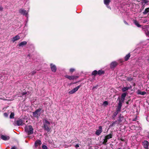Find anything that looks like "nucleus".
Wrapping results in <instances>:
<instances>
[{
	"label": "nucleus",
	"mask_w": 149,
	"mask_h": 149,
	"mask_svg": "<svg viewBox=\"0 0 149 149\" xmlns=\"http://www.w3.org/2000/svg\"><path fill=\"white\" fill-rule=\"evenodd\" d=\"M43 124L44 129L47 132L49 131L50 128L49 127V126L50 123L46 119H45L43 120Z\"/></svg>",
	"instance_id": "f257e3e1"
},
{
	"label": "nucleus",
	"mask_w": 149,
	"mask_h": 149,
	"mask_svg": "<svg viewBox=\"0 0 149 149\" xmlns=\"http://www.w3.org/2000/svg\"><path fill=\"white\" fill-rule=\"evenodd\" d=\"M25 130L28 134H31L33 133V129L31 125L26 126L25 127Z\"/></svg>",
	"instance_id": "f03ea898"
},
{
	"label": "nucleus",
	"mask_w": 149,
	"mask_h": 149,
	"mask_svg": "<svg viewBox=\"0 0 149 149\" xmlns=\"http://www.w3.org/2000/svg\"><path fill=\"white\" fill-rule=\"evenodd\" d=\"M41 109H39L36 110L33 113V115L35 117H38L40 115V111Z\"/></svg>",
	"instance_id": "7ed1b4c3"
},
{
	"label": "nucleus",
	"mask_w": 149,
	"mask_h": 149,
	"mask_svg": "<svg viewBox=\"0 0 149 149\" xmlns=\"http://www.w3.org/2000/svg\"><path fill=\"white\" fill-rule=\"evenodd\" d=\"M142 145L145 149H148L149 143L147 141H144L142 142Z\"/></svg>",
	"instance_id": "20e7f679"
},
{
	"label": "nucleus",
	"mask_w": 149,
	"mask_h": 149,
	"mask_svg": "<svg viewBox=\"0 0 149 149\" xmlns=\"http://www.w3.org/2000/svg\"><path fill=\"white\" fill-rule=\"evenodd\" d=\"M19 12L23 15H25L26 17L27 16L28 12L24 9H20L19 10Z\"/></svg>",
	"instance_id": "39448f33"
},
{
	"label": "nucleus",
	"mask_w": 149,
	"mask_h": 149,
	"mask_svg": "<svg viewBox=\"0 0 149 149\" xmlns=\"http://www.w3.org/2000/svg\"><path fill=\"white\" fill-rule=\"evenodd\" d=\"M80 86H78L76 87V88H74L71 91H70L69 92V93L70 94H72L74 93H75L77 91L79 88L80 87Z\"/></svg>",
	"instance_id": "423d86ee"
},
{
	"label": "nucleus",
	"mask_w": 149,
	"mask_h": 149,
	"mask_svg": "<svg viewBox=\"0 0 149 149\" xmlns=\"http://www.w3.org/2000/svg\"><path fill=\"white\" fill-rule=\"evenodd\" d=\"M65 77L68 78L69 80H72L76 79L78 77L77 76H69L68 75H66L65 76Z\"/></svg>",
	"instance_id": "0eeeda50"
},
{
	"label": "nucleus",
	"mask_w": 149,
	"mask_h": 149,
	"mask_svg": "<svg viewBox=\"0 0 149 149\" xmlns=\"http://www.w3.org/2000/svg\"><path fill=\"white\" fill-rule=\"evenodd\" d=\"M102 132V126H100L98 127V129L95 132V134L97 135H99Z\"/></svg>",
	"instance_id": "6e6552de"
},
{
	"label": "nucleus",
	"mask_w": 149,
	"mask_h": 149,
	"mask_svg": "<svg viewBox=\"0 0 149 149\" xmlns=\"http://www.w3.org/2000/svg\"><path fill=\"white\" fill-rule=\"evenodd\" d=\"M1 138L3 140L7 141L9 139L10 137L8 136L1 135Z\"/></svg>",
	"instance_id": "1a4fd4ad"
},
{
	"label": "nucleus",
	"mask_w": 149,
	"mask_h": 149,
	"mask_svg": "<svg viewBox=\"0 0 149 149\" xmlns=\"http://www.w3.org/2000/svg\"><path fill=\"white\" fill-rule=\"evenodd\" d=\"M123 102H122L121 101H119V102L118 104V107L117 110V111L118 112L120 111V110L122 106V104Z\"/></svg>",
	"instance_id": "9d476101"
},
{
	"label": "nucleus",
	"mask_w": 149,
	"mask_h": 149,
	"mask_svg": "<svg viewBox=\"0 0 149 149\" xmlns=\"http://www.w3.org/2000/svg\"><path fill=\"white\" fill-rule=\"evenodd\" d=\"M127 94V93H123L121 95V99L119 101H121L122 102H124L125 97Z\"/></svg>",
	"instance_id": "9b49d317"
},
{
	"label": "nucleus",
	"mask_w": 149,
	"mask_h": 149,
	"mask_svg": "<svg viewBox=\"0 0 149 149\" xmlns=\"http://www.w3.org/2000/svg\"><path fill=\"white\" fill-rule=\"evenodd\" d=\"M50 66L52 71L54 72H56V66L52 64H50Z\"/></svg>",
	"instance_id": "f8f14e48"
},
{
	"label": "nucleus",
	"mask_w": 149,
	"mask_h": 149,
	"mask_svg": "<svg viewBox=\"0 0 149 149\" xmlns=\"http://www.w3.org/2000/svg\"><path fill=\"white\" fill-rule=\"evenodd\" d=\"M24 122L22 119H19L17 120L16 122V124L17 125L20 126L22 125L23 123Z\"/></svg>",
	"instance_id": "ddd939ff"
},
{
	"label": "nucleus",
	"mask_w": 149,
	"mask_h": 149,
	"mask_svg": "<svg viewBox=\"0 0 149 149\" xmlns=\"http://www.w3.org/2000/svg\"><path fill=\"white\" fill-rule=\"evenodd\" d=\"M42 142L40 140L36 141L35 143V147L37 148L38 146H40Z\"/></svg>",
	"instance_id": "4468645a"
},
{
	"label": "nucleus",
	"mask_w": 149,
	"mask_h": 149,
	"mask_svg": "<svg viewBox=\"0 0 149 149\" xmlns=\"http://www.w3.org/2000/svg\"><path fill=\"white\" fill-rule=\"evenodd\" d=\"M20 36L18 35L16 36H15L12 39V41L13 42H15V41L19 40L20 39Z\"/></svg>",
	"instance_id": "2eb2a0df"
},
{
	"label": "nucleus",
	"mask_w": 149,
	"mask_h": 149,
	"mask_svg": "<svg viewBox=\"0 0 149 149\" xmlns=\"http://www.w3.org/2000/svg\"><path fill=\"white\" fill-rule=\"evenodd\" d=\"M104 3L105 4L107 5V7L108 8L111 9L110 7L108 6L109 3L110 1V0H104Z\"/></svg>",
	"instance_id": "dca6fc26"
},
{
	"label": "nucleus",
	"mask_w": 149,
	"mask_h": 149,
	"mask_svg": "<svg viewBox=\"0 0 149 149\" xmlns=\"http://www.w3.org/2000/svg\"><path fill=\"white\" fill-rule=\"evenodd\" d=\"M132 88V87L131 86H130L128 87H124L122 88V91L123 92H125L129 89H130Z\"/></svg>",
	"instance_id": "f3484780"
},
{
	"label": "nucleus",
	"mask_w": 149,
	"mask_h": 149,
	"mask_svg": "<svg viewBox=\"0 0 149 149\" xmlns=\"http://www.w3.org/2000/svg\"><path fill=\"white\" fill-rule=\"evenodd\" d=\"M117 64V63L115 62H113L110 64V67L111 68H113L116 67Z\"/></svg>",
	"instance_id": "a211bd4d"
},
{
	"label": "nucleus",
	"mask_w": 149,
	"mask_h": 149,
	"mask_svg": "<svg viewBox=\"0 0 149 149\" xmlns=\"http://www.w3.org/2000/svg\"><path fill=\"white\" fill-rule=\"evenodd\" d=\"M136 92L138 94H140L142 95H144L146 94V92H145L144 91L141 92L139 90H138Z\"/></svg>",
	"instance_id": "6ab92c4d"
},
{
	"label": "nucleus",
	"mask_w": 149,
	"mask_h": 149,
	"mask_svg": "<svg viewBox=\"0 0 149 149\" xmlns=\"http://www.w3.org/2000/svg\"><path fill=\"white\" fill-rule=\"evenodd\" d=\"M27 43V42L26 41L22 42L19 44V47H22L24 45H26Z\"/></svg>",
	"instance_id": "aec40b11"
},
{
	"label": "nucleus",
	"mask_w": 149,
	"mask_h": 149,
	"mask_svg": "<svg viewBox=\"0 0 149 149\" xmlns=\"http://www.w3.org/2000/svg\"><path fill=\"white\" fill-rule=\"evenodd\" d=\"M112 134H108L105 137L108 139H109L111 138L112 137Z\"/></svg>",
	"instance_id": "412c9836"
},
{
	"label": "nucleus",
	"mask_w": 149,
	"mask_h": 149,
	"mask_svg": "<svg viewBox=\"0 0 149 149\" xmlns=\"http://www.w3.org/2000/svg\"><path fill=\"white\" fill-rule=\"evenodd\" d=\"M29 93H30L29 92H23L21 94L22 95V96H24V95H28L29 94Z\"/></svg>",
	"instance_id": "4be33fe9"
},
{
	"label": "nucleus",
	"mask_w": 149,
	"mask_h": 149,
	"mask_svg": "<svg viewBox=\"0 0 149 149\" xmlns=\"http://www.w3.org/2000/svg\"><path fill=\"white\" fill-rule=\"evenodd\" d=\"M149 12V8H147L143 12V13L144 15L146 14Z\"/></svg>",
	"instance_id": "5701e85b"
},
{
	"label": "nucleus",
	"mask_w": 149,
	"mask_h": 149,
	"mask_svg": "<svg viewBox=\"0 0 149 149\" xmlns=\"http://www.w3.org/2000/svg\"><path fill=\"white\" fill-rule=\"evenodd\" d=\"M130 54H129L127 55L125 57V60L126 61H127L130 57Z\"/></svg>",
	"instance_id": "b1692460"
},
{
	"label": "nucleus",
	"mask_w": 149,
	"mask_h": 149,
	"mask_svg": "<svg viewBox=\"0 0 149 149\" xmlns=\"http://www.w3.org/2000/svg\"><path fill=\"white\" fill-rule=\"evenodd\" d=\"M134 23L137 27H140L141 26V25L139 24L138 22L136 21H134Z\"/></svg>",
	"instance_id": "393cba45"
},
{
	"label": "nucleus",
	"mask_w": 149,
	"mask_h": 149,
	"mask_svg": "<svg viewBox=\"0 0 149 149\" xmlns=\"http://www.w3.org/2000/svg\"><path fill=\"white\" fill-rule=\"evenodd\" d=\"M104 73V71L102 70H99L97 71V74L100 75Z\"/></svg>",
	"instance_id": "a878e982"
},
{
	"label": "nucleus",
	"mask_w": 149,
	"mask_h": 149,
	"mask_svg": "<svg viewBox=\"0 0 149 149\" xmlns=\"http://www.w3.org/2000/svg\"><path fill=\"white\" fill-rule=\"evenodd\" d=\"M108 139L105 137L104 139V141L103 142V144L104 145H106V143Z\"/></svg>",
	"instance_id": "bb28decb"
},
{
	"label": "nucleus",
	"mask_w": 149,
	"mask_h": 149,
	"mask_svg": "<svg viewBox=\"0 0 149 149\" xmlns=\"http://www.w3.org/2000/svg\"><path fill=\"white\" fill-rule=\"evenodd\" d=\"M14 113L13 112H12L10 116V118H14Z\"/></svg>",
	"instance_id": "cd10ccee"
},
{
	"label": "nucleus",
	"mask_w": 149,
	"mask_h": 149,
	"mask_svg": "<svg viewBox=\"0 0 149 149\" xmlns=\"http://www.w3.org/2000/svg\"><path fill=\"white\" fill-rule=\"evenodd\" d=\"M97 74V71L96 70H95L92 73V75H95L96 74Z\"/></svg>",
	"instance_id": "c85d7f7f"
},
{
	"label": "nucleus",
	"mask_w": 149,
	"mask_h": 149,
	"mask_svg": "<svg viewBox=\"0 0 149 149\" xmlns=\"http://www.w3.org/2000/svg\"><path fill=\"white\" fill-rule=\"evenodd\" d=\"M42 149H47V147L45 145H42Z\"/></svg>",
	"instance_id": "c756f323"
},
{
	"label": "nucleus",
	"mask_w": 149,
	"mask_h": 149,
	"mask_svg": "<svg viewBox=\"0 0 149 149\" xmlns=\"http://www.w3.org/2000/svg\"><path fill=\"white\" fill-rule=\"evenodd\" d=\"M108 104V102L107 101H105L103 103V105L105 106H107Z\"/></svg>",
	"instance_id": "7c9ffc66"
},
{
	"label": "nucleus",
	"mask_w": 149,
	"mask_h": 149,
	"mask_svg": "<svg viewBox=\"0 0 149 149\" xmlns=\"http://www.w3.org/2000/svg\"><path fill=\"white\" fill-rule=\"evenodd\" d=\"M127 80L129 81H131L132 80V78L130 77H128L127 78Z\"/></svg>",
	"instance_id": "2f4dec72"
},
{
	"label": "nucleus",
	"mask_w": 149,
	"mask_h": 149,
	"mask_svg": "<svg viewBox=\"0 0 149 149\" xmlns=\"http://www.w3.org/2000/svg\"><path fill=\"white\" fill-rule=\"evenodd\" d=\"M8 114L6 113H4V116L5 117H8Z\"/></svg>",
	"instance_id": "473e14b6"
},
{
	"label": "nucleus",
	"mask_w": 149,
	"mask_h": 149,
	"mask_svg": "<svg viewBox=\"0 0 149 149\" xmlns=\"http://www.w3.org/2000/svg\"><path fill=\"white\" fill-rule=\"evenodd\" d=\"M74 70L75 69L74 68H71L70 70V71L71 72H73Z\"/></svg>",
	"instance_id": "72a5a7b5"
},
{
	"label": "nucleus",
	"mask_w": 149,
	"mask_h": 149,
	"mask_svg": "<svg viewBox=\"0 0 149 149\" xmlns=\"http://www.w3.org/2000/svg\"><path fill=\"white\" fill-rule=\"evenodd\" d=\"M36 73V71H33L31 73V74L32 75H33L34 74H35Z\"/></svg>",
	"instance_id": "f704fd0d"
},
{
	"label": "nucleus",
	"mask_w": 149,
	"mask_h": 149,
	"mask_svg": "<svg viewBox=\"0 0 149 149\" xmlns=\"http://www.w3.org/2000/svg\"><path fill=\"white\" fill-rule=\"evenodd\" d=\"M146 34L147 36H149V32L148 31L146 32Z\"/></svg>",
	"instance_id": "c9c22d12"
},
{
	"label": "nucleus",
	"mask_w": 149,
	"mask_h": 149,
	"mask_svg": "<svg viewBox=\"0 0 149 149\" xmlns=\"http://www.w3.org/2000/svg\"><path fill=\"white\" fill-rule=\"evenodd\" d=\"M11 149H17V148L15 146H14L12 147Z\"/></svg>",
	"instance_id": "e433bc0d"
},
{
	"label": "nucleus",
	"mask_w": 149,
	"mask_h": 149,
	"mask_svg": "<svg viewBox=\"0 0 149 149\" xmlns=\"http://www.w3.org/2000/svg\"><path fill=\"white\" fill-rule=\"evenodd\" d=\"M116 122V121L115 122H113L112 123L111 126H113V125Z\"/></svg>",
	"instance_id": "4c0bfd02"
},
{
	"label": "nucleus",
	"mask_w": 149,
	"mask_h": 149,
	"mask_svg": "<svg viewBox=\"0 0 149 149\" xmlns=\"http://www.w3.org/2000/svg\"><path fill=\"white\" fill-rule=\"evenodd\" d=\"M79 147V145L78 144H76L75 146V147L76 148H77L78 147Z\"/></svg>",
	"instance_id": "58836bf2"
},
{
	"label": "nucleus",
	"mask_w": 149,
	"mask_h": 149,
	"mask_svg": "<svg viewBox=\"0 0 149 149\" xmlns=\"http://www.w3.org/2000/svg\"><path fill=\"white\" fill-rule=\"evenodd\" d=\"M3 9V8L2 6H0V10L2 11Z\"/></svg>",
	"instance_id": "ea45409f"
},
{
	"label": "nucleus",
	"mask_w": 149,
	"mask_h": 149,
	"mask_svg": "<svg viewBox=\"0 0 149 149\" xmlns=\"http://www.w3.org/2000/svg\"><path fill=\"white\" fill-rule=\"evenodd\" d=\"M95 88H97V86H94L93 87V89H95Z\"/></svg>",
	"instance_id": "a19ab883"
},
{
	"label": "nucleus",
	"mask_w": 149,
	"mask_h": 149,
	"mask_svg": "<svg viewBox=\"0 0 149 149\" xmlns=\"http://www.w3.org/2000/svg\"><path fill=\"white\" fill-rule=\"evenodd\" d=\"M148 2V1H146L144 2V3H147Z\"/></svg>",
	"instance_id": "79ce46f5"
},
{
	"label": "nucleus",
	"mask_w": 149,
	"mask_h": 149,
	"mask_svg": "<svg viewBox=\"0 0 149 149\" xmlns=\"http://www.w3.org/2000/svg\"><path fill=\"white\" fill-rule=\"evenodd\" d=\"M124 22L125 24H127V22L125 21H124Z\"/></svg>",
	"instance_id": "37998d69"
},
{
	"label": "nucleus",
	"mask_w": 149,
	"mask_h": 149,
	"mask_svg": "<svg viewBox=\"0 0 149 149\" xmlns=\"http://www.w3.org/2000/svg\"><path fill=\"white\" fill-rule=\"evenodd\" d=\"M148 138H149V134L148 135Z\"/></svg>",
	"instance_id": "c03bdc74"
},
{
	"label": "nucleus",
	"mask_w": 149,
	"mask_h": 149,
	"mask_svg": "<svg viewBox=\"0 0 149 149\" xmlns=\"http://www.w3.org/2000/svg\"><path fill=\"white\" fill-rule=\"evenodd\" d=\"M127 104L128 103V102H127Z\"/></svg>",
	"instance_id": "a18cd8bd"
},
{
	"label": "nucleus",
	"mask_w": 149,
	"mask_h": 149,
	"mask_svg": "<svg viewBox=\"0 0 149 149\" xmlns=\"http://www.w3.org/2000/svg\"><path fill=\"white\" fill-rule=\"evenodd\" d=\"M118 149H121L120 148H119Z\"/></svg>",
	"instance_id": "49530a36"
}]
</instances>
